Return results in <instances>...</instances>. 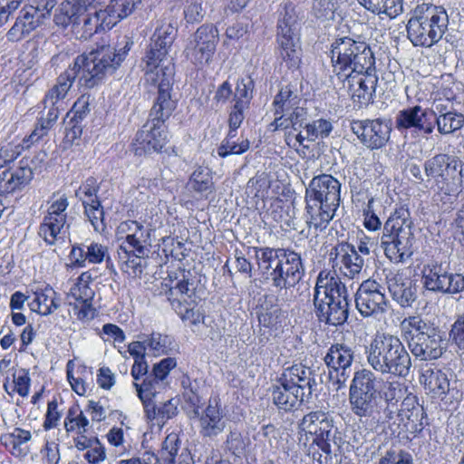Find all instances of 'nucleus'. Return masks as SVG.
<instances>
[{
	"mask_svg": "<svg viewBox=\"0 0 464 464\" xmlns=\"http://www.w3.org/2000/svg\"><path fill=\"white\" fill-rule=\"evenodd\" d=\"M132 45L130 38L124 36L114 47L102 45L77 56L73 64L57 77L56 83L46 92L44 109L58 107L57 103L66 98L76 79L80 86L87 89L98 85L104 77L115 72Z\"/></svg>",
	"mask_w": 464,
	"mask_h": 464,
	"instance_id": "f257e3e1",
	"label": "nucleus"
},
{
	"mask_svg": "<svg viewBox=\"0 0 464 464\" xmlns=\"http://www.w3.org/2000/svg\"><path fill=\"white\" fill-rule=\"evenodd\" d=\"M177 35V28L169 23L158 26L151 37L150 49L143 59L145 78L158 87L156 101L150 110V119L165 121L177 107L173 98L172 85L174 65L167 59L169 49Z\"/></svg>",
	"mask_w": 464,
	"mask_h": 464,
	"instance_id": "f03ea898",
	"label": "nucleus"
},
{
	"mask_svg": "<svg viewBox=\"0 0 464 464\" xmlns=\"http://www.w3.org/2000/svg\"><path fill=\"white\" fill-rule=\"evenodd\" d=\"M341 183L329 174L314 177L305 189L304 220L309 229L324 230L341 201Z\"/></svg>",
	"mask_w": 464,
	"mask_h": 464,
	"instance_id": "7ed1b4c3",
	"label": "nucleus"
},
{
	"mask_svg": "<svg viewBox=\"0 0 464 464\" xmlns=\"http://www.w3.org/2000/svg\"><path fill=\"white\" fill-rule=\"evenodd\" d=\"M315 314L321 322L337 326L343 324L349 314L348 291L336 276L320 272L314 289Z\"/></svg>",
	"mask_w": 464,
	"mask_h": 464,
	"instance_id": "20e7f679",
	"label": "nucleus"
},
{
	"mask_svg": "<svg viewBox=\"0 0 464 464\" xmlns=\"http://www.w3.org/2000/svg\"><path fill=\"white\" fill-rule=\"evenodd\" d=\"M412 226L411 213L403 206L397 208L384 222L377 245L392 263H405L412 256L415 242Z\"/></svg>",
	"mask_w": 464,
	"mask_h": 464,
	"instance_id": "39448f33",
	"label": "nucleus"
},
{
	"mask_svg": "<svg viewBox=\"0 0 464 464\" xmlns=\"http://www.w3.org/2000/svg\"><path fill=\"white\" fill-rule=\"evenodd\" d=\"M370 366L377 372L406 378L411 369V358L401 339L393 334L376 335L366 347Z\"/></svg>",
	"mask_w": 464,
	"mask_h": 464,
	"instance_id": "423d86ee",
	"label": "nucleus"
},
{
	"mask_svg": "<svg viewBox=\"0 0 464 464\" xmlns=\"http://www.w3.org/2000/svg\"><path fill=\"white\" fill-rule=\"evenodd\" d=\"M448 25L449 15L445 8L423 3L411 12L406 29L414 46L431 47L442 38Z\"/></svg>",
	"mask_w": 464,
	"mask_h": 464,
	"instance_id": "0eeeda50",
	"label": "nucleus"
},
{
	"mask_svg": "<svg viewBox=\"0 0 464 464\" xmlns=\"http://www.w3.org/2000/svg\"><path fill=\"white\" fill-rule=\"evenodd\" d=\"M378 377L370 370L354 372L349 388V403L352 412L371 430L381 420L378 411Z\"/></svg>",
	"mask_w": 464,
	"mask_h": 464,
	"instance_id": "6e6552de",
	"label": "nucleus"
},
{
	"mask_svg": "<svg viewBox=\"0 0 464 464\" xmlns=\"http://www.w3.org/2000/svg\"><path fill=\"white\" fill-rule=\"evenodd\" d=\"M401 336L411 353L421 361L435 360L443 353L440 330L420 315H411L401 323Z\"/></svg>",
	"mask_w": 464,
	"mask_h": 464,
	"instance_id": "1a4fd4ad",
	"label": "nucleus"
},
{
	"mask_svg": "<svg viewBox=\"0 0 464 464\" xmlns=\"http://www.w3.org/2000/svg\"><path fill=\"white\" fill-rule=\"evenodd\" d=\"M331 60L338 79H342L345 71L363 72L374 67L373 53L363 41H355L350 37L335 39L331 45Z\"/></svg>",
	"mask_w": 464,
	"mask_h": 464,
	"instance_id": "9d476101",
	"label": "nucleus"
},
{
	"mask_svg": "<svg viewBox=\"0 0 464 464\" xmlns=\"http://www.w3.org/2000/svg\"><path fill=\"white\" fill-rule=\"evenodd\" d=\"M424 171L439 194L455 198L464 188V162L455 156L437 154L425 161Z\"/></svg>",
	"mask_w": 464,
	"mask_h": 464,
	"instance_id": "9b49d317",
	"label": "nucleus"
},
{
	"mask_svg": "<svg viewBox=\"0 0 464 464\" xmlns=\"http://www.w3.org/2000/svg\"><path fill=\"white\" fill-rule=\"evenodd\" d=\"M299 18L295 5L287 2L281 6L276 25L277 53L289 69L301 63Z\"/></svg>",
	"mask_w": 464,
	"mask_h": 464,
	"instance_id": "f8f14e48",
	"label": "nucleus"
},
{
	"mask_svg": "<svg viewBox=\"0 0 464 464\" xmlns=\"http://www.w3.org/2000/svg\"><path fill=\"white\" fill-rule=\"evenodd\" d=\"M355 306L362 317H377L387 313L389 301L384 287L375 280H364L354 296Z\"/></svg>",
	"mask_w": 464,
	"mask_h": 464,
	"instance_id": "ddd939ff",
	"label": "nucleus"
},
{
	"mask_svg": "<svg viewBox=\"0 0 464 464\" xmlns=\"http://www.w3.org/2000/svg\"><path fill=\"white\" fill-rule=\"evenodd\" d=\"M198 285L196 274L185 269L169 274L163 283L165 295L170 305H173V301H179L182 304H198L199 299L197 295Z\"/></svg>",
	"mask_w": 464,
	"mask_h": 464,
	"instance_id": "4468645a",
	"label": "nucleus"
},
{
	"mask_svg": "<svg viewBox=\"0 0 464 464\" xmlns=\"http://www.w3.org/2000/svg\"><path fill=\"white\" fill-rule=\"evenodd\" d=\"M218 29L209 24H203L192 35L187 49V56L196 65L210 63L218 43Z\"/></svg>",
	"mask_w": 464,
	"mask_h": 464,
	"instance_id": "2eb2a0df",
	"label": "nucleus"
},
{
	"mask_svg": "<svg viewBox=\"0 0 464 464\" xmlns=\"http://www.w3.org/2000/svg\"><path fill=\"white\" fill-rule=\"evenodd\" d=\"M351 130L362 145L373 150L382 149L387 144L392 128L389 121L377 118L354 120L351 122Z\"/></svg>",
	"mask_w": 464,
	"mask_h": 464,
	"instance_id": "dca6fc26",
	"label": "nucleus"
},
{
	"mask_svg": "<svg viewBox=\"0 0 464 464\" xmlns=\"http://www.w3.org/2000/svg\"><path fill=\"white\" fill-rule=\"evenodd\" d=\"M353 357V349L344 343H334L328 349L324 360L329 369V378L336 385V390L345 387Z\"/></svg>",
	"mask_w": 464,
	"mask_h": 464,
	"instance_id": "f3484780",
	"label": "nucleus"
},
{
	"mask_svg": "<svg viewBox=\"0 0 464 464\" xmlns=\"http://www.w3.org/2000/svg\"><path fill=\"white\" fill-rule=\"evenodd\" d=\"M339 80L354 102L366 105L372 102L378 82L375 67L363 72H348Z\"/></svg>",
	"mask_w": 464,
	"mask_h": 464,
	"instance_id": "a211bd4d",
	"label": "nucleus"
},
{
	"mask_svg": "<svg viewBox=\"0 0 464 464\" xmlns=\"http://www.w3.org/2000/svg\"><path fill=\"white\" fill-rule=\"evenodd\" d=\"M168 142L163 121L150 119L136 133L134 151L136 155L159 153Z\"/></svg>",
	"mask_w": 464,
	"mask_h": 464,
	"instance_id": "6ab92c4d",
	"label": "nucleus"
},
{
	"mask_svg": "<svg viewBox=\"0 0 464 464\" xmlns=\"http://www.w3.org/2000/svg\"><path fill=\"white\" fill-rule=\"evenodd\" d=\"M329 261L335 273L338 271L349 279L358 276L364 265V260L358 254L355 246L344 241L331 248Z\"/></svg>",
	"mask_w": 464,
	"mask_h": 464,
	"instance_id": "aec40b11",
	"label": "nucleus"
},
{
	"mask_svg": "<svg viewBox=\"0 0 464 464\" xmlns=\"http://www.w3.org/2000/svg\"><path fill=\"white\" fill-rule=\"evenodd\" d=\"M68 206L67 197L62 195L53 200L48 208L47 215L39 228V235L48 245H54L63 239L61 234L66 223L67 215L65 211Z\"/></svg>",
	"mask_w": 464,
	"mask_h": 464,
	"instance_id": "412c9836",
	"label": "nucleus"
},
{
	"mask_svg": "<svg viewBox=\"0 0 464 464\" xmlns=\"http://www.w3.org/2000/svg\"><path fill=\"white\" fill-rule=\"evenodd\" d=\"M433 111L415 105L399 111L395 123L398 130L413 129L421 134L429 135L434 130Z\"/></svg>",
	"mask_w": 464,
	"mask_h": 464,
	"instance_id": "4be33fe9",
	"label": "nucleus"
},
{
	"mask_svg": "<svg viewBox=\"0 0 464 464\" xmlns=\"http://www.w3.org/2000/svg\"><path fill=\"white\" fill-rule=\"evenodd\" d=\"M228 422L218 397H210L206 409L199 415V433L205 438L221 434Z\"/></svg>",
	"mask_w": 464,
	"mask_h": 464,
	"instance_id": "5701e85b",
	"label": "nucleus"
},
{
	"mask_svg": "<svg viewBox=\"0 0 464 464\" xmlns=\"http://www.w3.org/2000/svg\"><path fill=\"white\" fill-rule=\"evenodd\" d=\"M386 285L393 301L402 308H411L417 303L419 286L401 273H389Z\"/></svg>",
	"mask_w": 464,
	"mask_h": 464,
	"instance_id": "b1692460",
	"label": "nucleus"
},
{
	"mask_svg": "<svg viewBox=\"0 0 464 464\" xmlns=\"http://www.w3.org/2000/svg\"><path fill=\"white\" fill-rule=\"evenodd\" d=\"M284 260L276 273V288L280 291L295 285L304 275V266L300 254L285 249Z\"/></svg>",
	"mask_w": 464,
	"mask_h": 464,
	"instance_id": "393cba45",
	"label": "nucleus"
},
{
	"mask_svg": "<svg viewBox=\"0 0 464 464\" xmlns=\"http://www.w3.org/2000/svg\"><path fill=\"white\" fill-rule=\"evenodd\" d=\"M280 377L296 389V392L307 396L308 399L313 398L317 382L315 371L311 367L303 363H296L285 368Z\"/></svg>",
	"mask_w": 464,
	"mask_h": 464,
	"instance_id": "a878e982",
	"label": "nucleus"
},
{
	"mask_svg": "<svg viewBox=\"0 0 464 464\" xmlns=\"http://www.w3.org/2000/svg\"><path fill=\"white\" fill-rule=\"evenodd\" d=\"M73 267L83 268L86 264L99 265L110 259L108 246L96 241L74 244L69 255Z\"/></svg>",
	"mask_w": 464,
	"mask_h": 464,
	"instance_id": "bb28decb",
	"label": "nucleus"
},
{
	"mask_svg": "<svg viewBox=\"0 0 464 464\" xmlns=\"http://www.w3.org/2000/svg\"><path fill=\"white\" fill-rule=\"evenodd\" d=\"M34 176L28 159H22L15 168H9L0 174V194H10L25 188Z\"/></svg>",
	"mask_w": 464,
	"mask_h": 464,
	"instance_id": "cd10ccee",
	"label": "nucleus"
},
{
	"mask_svg": "<svg viewBox=\"0 0 464 464\" xmlns=\"http://www.w3.org/2000/svg\"><path fill=\"white\" fill-rule=\"evenodd\" d=\"M271 399L279 411L285 412L297 409L303 402L309 401L307 396L296 392V389L279 377L271 387Z\"/></svg>",
	"mask_w": 464,
	"mask_h": 464,
	"instance_id": "c85d7f7f",
	"label": "nucleus"
},
{
	"mask_svg": "<svg viewBox=\"0 0 464 464\" xmlns=\"http://www.w3.org/2000/svg\"><path fill=\"white\" fill-rule=\"evenodd\" d=\"M258 271L265 280L271 281L276 287L277 272L281 262L284 260L285 248L262 247L255 248Z\"/></svg>",
	"mask_w": 464,
	"mask_h": 464,
	"instance_id": "c756f323",
	"label": "nucleus"
},
{
	"mask_svg": "<svg viewBox=\"0 0 464 464\" xmlns=\"http://www.w3.org/2000/svg\"><path fill=\"white\" fill-rule=\"evenodd\" d=\"M99 0H64L54 14V23L63 27L79 24L81 17Z\"/></svg>",
	"mask_w": 464,
	"mask_h": 464,
	"instance_id": "7c9ffc66",
	"label": "nucleus"
},
{
	"mask_svg": "<svg viewBox=\"0 0 464 464\" xmlns=\"http://www.w3.org/2000/svg\"><path fill=\"white\" fill-rule=\"evenodd\" d=\"M44 23L43 14L38 15L34 5L24 7L15 20L14 24L6 34L8 41L18 42L35 30Z\"/></svg>",
	"mask_w": 464,
	"mask_h": 464,
	"instance_id": "2f4dec72",
	"label": "nucleus"
},
{
	"mask_svg": "<svg viewBox=\"0 0 464 464\" xmlns=\"http://www.w3.org/2000/svg\"><path fill=\"white\" fill-rule=\"evenodd\" d=\"M30 310L42 316H48L60 308L59 295L50 285L36 287L33 298L28 302Z\"/></svg>",
	"mask_w": 464,
	"mask_h": 464,
	"instance_id": "473e14b6",
	"label": "nucleus"
},
{
	"mask_svg": "<svg viewBox=\"0 0 464 464\" xmlns=\"http://www.w3.org/2000/svg\"><path fill=\"white\" fill-rule=\"evenodd\" d=\"M420 382L423 384L427 392L433 397L446 395L450 391V381L447 374L435 367L427 366L423 368Z\"/></svg>",
	"mask_w": 464,
	"mask_h": 464,
	"instance_id": "72a5a7b5",
	"label": "nucleus"
},
{
	"mask_svg": "<svg viewBox=\"0 0 464 464\" xmlns=\"http://www.w3.org/2000/svg\"><path fill=\"white\" fill-rule=\"evenodd\" d=\"M150 248V229L145 227L120 246L124 254H132L136 257L149 256Z\"/></svg>",
	"mask_w": 464,
	"mask_h": 464,
	"instance_id": "f704fd0d",
	"label": "nucleus"
},
{
	"mask_svg": "<svg viewBox=\"0 0 464 464\" xmlns=\"http://www.w3.org/2000/svg\"><path fill=\"white\" fill-rule=\"evenodd\" d=\"M47 112L43 111L41 116L37 119L35 127L31 132L27 140L24 142L27 143L26 147L38 142L42 138L46 136L49 130L54 126L59 117V108L48 106Z\"/></svg>",
	"mask_w": 464,
	"mask_h": 464,
	"instance_id": "c9c22d12",
	"label": "nucleus"
},
{
	"mask_svg": "<svg viewBox=\"0 0 464 464\" xmlns=\"http://www.w3.org/2000/svg\"><path fill=\"white\" fill-rule=\"evenodd\" d=\"M424 287L434 293L444 295L448 270L442 265L432 264L425 266L422 271Z\"/></svg>",
	"mask_w": 464,
	"mask_h": 464,
	"instance_id": "e433bc0d",
	"label": "nucleus"
},
{
	"mask_svg": "<svg viewBox=\"0 0 464 464\" xmlns=\"http://www.w3.org/2000/svg\"><path fill=\"white\" fill-rule=\"evenodd\" d=\"M140 4V0H111L103 10L111 28L130 15Z\"/></svg>",
	"mask_w": 464,
	"mask_h": 464,
	"instance_id": "4c0bfd02",
	"label": "nucleus"
},
{
	"mask_svg": "<svg viewBox=\"0 0 464 464\" xmlns=\"http://www.w3.org/2000/svg\"><path fill=\"white\" fill-rule=\"evenodd\" d=\"M300 102L299 96L294 93L289 86L282 88L273 102L275 118L282 117L284 119L292 110L294 111L299 106Z\"/></svg>",
	"mask_w": 464,
	"mask_h": 464,
	"instance_id": "58836bf2",
	"label": "nucleus"
},
{
	"mask_svg": "<svg viewBox=\"0 0 464 464\" xmlns=\"http://www.w3.org/2000/svg\"><path fill=\"white\" fill-rule=\"evenodd\" d=\"M82 24V28L83 30V34L86 37H90L94 34L100 31L111 30V26L108 23L107 17L105 15V12L103 9H100L95 11L92 14L84 13V14L81 17V22L78 25ZM75 26L76 24H72Z\"/></svg>",
	"mask_w": 464,
	"mask_h": 464,
	"instance_id": "ea45409f",
	"label": "nucleus"
},
{
	"mask_svg": "<svg viewBox=\"0 0 464 464\" xmlns=\"http://www.w3.org/2000/svg\"><path fill=\"white\" fill-rule=\"evenodd\" d=\"M63 427L67 434H85L90 427V421L80 409V406L73 404L66 412Z\"/></svg>",
	"mask_w": 464,
	"mask_h": 464,
	"instance_id": "a19ab883",
	"label": "nucleus"
},
{
	"mask_svg": "<svg viewBox=\"0 0 464 464\" xmlns=\"http://www.w3.org/2000/svg\"><path fill=\"white\" fill-rule=\"evenodd\" d=\"M92 277L90 272H82L70 288L67 298H72L76 303L90 302L94 298V291L90 287Z\"/></svg>",
	"mask_w": 464,
	"mask_h": 464,
	"instance_id": "79ce46f5",
	"label": "nucleus"
},
{
	"mask_svg": "<svg viewBox=\"0 0 464 464\" xmlns=\"http://www.w3.org/2000/svg\"><path fill=\"white\" fill-rule=\"evenodd\" d=\"M188 187L200 194H210L214 191L212 171L209 168L198 166L191 174Z\"/></svg>",
	"mask_w": 464,
	"mask_h": 464,
	"instance_id": "37998d69",
	"label": "nucleus"
},
{
	"mask_svg": "<svg viewBox=\"0 0 464 464\" xmlns=\"http://www.w3.org/2000/svg\"><path fill=\"white\" fill-rule=\"evenodd\" d=\"M367 10L373 14H385L394 18L402 12L401 0H358Z\"/></svg>",
	"mask_w": 464,
	"mask_h": 464,
	"instance_id": "c03bdc74",
	"label": "nucleus"
},
{
	"mask_svg": "<svg viewBox=\"0 0 464 464\" xmlns=\"http://www.w3.org/2000/svg\"><path fill=\"white\" fill-rule=\"evenodd\" d=\"M31 438L29 430L15 428L12 432L2 434L0 441L12 455L17 457L22 454L21 445L28 442Z\"/></svg>",
	"mask_w": 464,
	"mask_h": 464,
	"instance_id": "a18cd8bd",
	"label": "nucleus"
},
{
	"mask_svg": "<svg viewBox=\"0 0 464 464\" xmlns=\"http://www.w3.org/2000/svg\"><path fill=\"white\" fill-rule=\"evenodd\" d=\"M306 110L299 105L294 111L292 110L284 119H282V117H276L274 121L271 123V126L274 127V130L287 129L291 127L295 130H297L303 126L306 121Z\"/></svg>",
	"mask_w": 464,
	"mask_h": 464,
	"instance_id": "49530a36",
	"label": "nucleus"
},
{
	"mask_svg": "<svg viewBox=\"0 0 464 464\" xmlns=\"http://www.w3.org/2000/svg\"><path fill=\"white\" fill-rule=\"evenodd\" d=\"M196 305L197 304H182L179 301H173L171 306L184 323L197 326L200 324H206V318L203 313L195 310Z\"/></svg>",
	"mask_w": 464,
	"mask_h": 464,
	"instance_id": "de8ad7c7",
	"label": "nucleus"
},
{
	"mask_svg": "<svg viewBox=\"0 0 464 464\" xmlns=\"http://www.w3.org/2000/svg\"><path fill=\"white\" fill-rule=\"evenodd\" d=\"M378 392L385 402H399L404 394V385L399 381L378 378Z\"/></svg>",
	"mask_w": 464,
	"mask_h": 464,
	"instance_id": "09e8293b",
	"label": "nucleus"
},
{
	"mask_svg": "<svg viewBox=\"0 0 464 464\" xmlns=\"http://www.w3.org/2000/svg\"><path fill=\"white\" fill-rule=\"evenodd\" d=\"M434 122L436 123L437 130L440 134H451L463 127L464 115L454 111L444 116L436 117Z\"/></svg>",
	"mask_w": 464,
	"mask_h": 464,
	"instance_id": "8fccbe9b",
	"label": "nucleus"
},
{
	"mask_svg": "<svg viewBox=\"0 0 464 464\" xmlns=\"http://www.w3.org/2000/svg\"><path fill=\"white\" fill-rule=\"evenodd\" d=\"M84 213L90 220L96 232H102L105 229L104 211L99 199H83Z\"/></svg>",
	"mask_w": 464,
	"mask_h": 464,
	"instance_id": "3c124183",
	"label": "nucleus"
},
{
	"mask_svg": "<svg viewBox=\"0 0 464 464\" xmlns=\"http://www.w3.org/2000/svg\"><path fill=\"white\" fill-rule=\"evenodd\" d=\"M254 81L250 76L238 79L235 89L234 104L248 107L253 98Z\"/></svg>",
	"mask_w": 464,
	"mask_h": 464,
	"instance_id": "603ef678",
	"label": "nucleus"
},
{
	"mask_svg": "<svg viewBox=\"0 0 464 464\" xmlns=\"http://www.w3.org/2000/svg\"><path fill=\"white\" fill-rule=\"evenodd\" d=\"M305 138L309 141H315L317 139H324L330 135L333 125L324 119H319L304 126Z\"/></svg>",
	"mask_w": 464,
	"mask_h": 464,
	"instance_id": "864d4df0",
	"label": "nucleus"
},
{
	"mask_svg": "<svg viewBox=\"0 0 464 464\" xmlns=\"http://www.w3.org/2000/svg\"><path fill=\"white\" fill-rule=\"evenodd\" d=\"M235 137H227L222 141L218 149V154L221 158H226L229 155H239L246 152L249 149V141L246 139L241 140L239 142L233 140Z\"/></svg>",
	"mask_w": 464,
	"mask_h": 464,
	"instance_id": "5fc2aeb1",
	"label": "nucleus"
},
{
	"mask_svg": "<svg viewBox=\"0 0 464 464\" xmlns=\"http://www.w3.org/2000/svg\"><path fill=\"white\" fill-rule=\"evenodd\" d=\"M147 348L152 351L155 356L166 354L171 349V338L160 333H152L145 339Z\"/></svg>",
	"mask_w": 464,
	"mask_h": 464,
	"instance_id": "6e6d98bb",
	"label": "nucleus"
},
{
	"mask_svg": "<svg viewBox=\"0 0 464 464\" xmlns=\"http://www.w3.org/2000/svg\"><path fill=\"white\" fill-rule=\"evenodd\" d=\"M179 443L180 441L176 433H170L166 437L160 452L162 464H174L179 449Z\"/></svg>",
	"mask_w": 464,
	"mask_h": 464,
	"instance_id": "4d7b16f0",
	"label": "nucleus"
},
{
	"mask_svg": "<svg viewBox=\"0 0 464 464\" xmlns=\"http://www.w3.org/2000/svg\"><path fill=\"white\" fill-rule=\"evenodd\" d=\"M319 424L320 425L316 430V433H314L312 436V445L310 447L311 449L314 445L318 447L323 445L322 442H330L332 438H334V420L333 417L329 415V413L325 412L324 421H321Z\"/></svg>",
	"mask_w": 464,
	"mask_h": 464,
	"instance_id": "13d9d810",
	"label": "nucleus"
},
{
	"mask_svg": "<svg viewBox=\"0 0 464 464\" xmlns=\"http://www.w3.org/2000/svg\"><path fill=\"white\" fill-rule=\"evenodd\" d=\"M324 411H312L308 414L304 415L299 424L300 430L304 432V436L307 438V435L313 436L314 433H316V430L320 425L321 421H324Z\"/></svg>",
	"mask_w": 464,
	"mask_h": 464,
	"instance_id": "bf43d9fd",
	"label": "nucleus"
},
{
	"mask_svg": "<svg viewBox=\"0 0 464 464\" xmlns=\"http://www.w3.org/2000/svg\"><path fill=\"white\" fill-rule=\"evenodd\" d=\"M313 9L317 18L334 20L338 9V2L336 0H316Z\"/></svg>",
	"mask_w": 464,
	"mask_h": 464,
	"instance_id": "052dcab7",
	"label": "nucleus"
},
{
	"mask_svg": "<svg viewBox=\"0 0 464 464\" xmlns=\"http://www.w3.org/2000/svg\"><path fill=\"white\" fill-rule=\"evenodd\" d=\"M323 445L318 446L319 451H312V449L307 450L308 455H312L314 460L319 464H339V459L336 454L332 452L330 442H322Z\"/></svg>",
	"mask_w": 464,
	"mask_h": 464,
	"instance_id": "680f3d73",
	"label": "nucleus"
},
{
	"mask_svg": "<svg viewBox=\"0 0 464 464\" xmlns=\"http://www.w3.org/2000/svg\"><path fill=\"white\" fill-rule=\"evenodd\" d=\"M159 380H156L152 375L148 376L141 384L134 382L133 385L136 388L139 398L141 401H147L152 400L157 393L156 384H159Z\"/></svg>",
	"mask_w": 464,
	"mask_h": 464,
	"instance_id": "e2e57ef3",
	"label": "nucleus"
},
{
	"mask_svg": "<svg viewBox=\"0 0 464 464\" xmlns=\"http://www.w3.org/2000/svg\"><path fill=\"white\" fill-rule=\"evenodd\" d=\"M24 147L21 144L6 143L0 148V169L8 166L22 153Z\"/></svg>",
	"mask_w": 464,
	"mask_h": 464,
	"instance_id": "0e129e2a",
	"label": "nucleus"
},
{
	"mask_svg": "<svg viewBox=\"0 0 464 464\" xmlns=\"http://www.w3.org/2000/svg\"><path fill=\"white\" fill-rule=\"evenodd\" d=\"M98 190L99 186L96 179L93 177H89L75 191V196L79 198L82 202L83 199L95 201V199H98Z\"/></svg>",
	"mask_w": 464,
	"mask_h": 464,
	"instance_id": "69168bd1",
	"label": "nucleus"
},
{
	"mask_svg": "<svg viewBox=\"0 0 464 464\" xmlns=\"http://www.w3.org/2000/svg\"><path fill=\"white\" fill-rule=\"evenodd\" d=\"M379 464H412V458L404 450H391L380 459Z\"/></svg>",
	"mask_w": 464,
	"mask_h": 464,
	"instance_id": "338daca9",
	"label": "nucleus"
},
{
	"mask_svg": "<svg viewBox=\"0 0 464 464\" xmlns=\"http://www.w3.org/2000/svg\"><path fill=\"white\" fill-rule=\"evenodd\" d=\"M450 338L459 350L464 351V313L459 315L452 324Z\"/></svg>",
	"mask_w": 464,
	"mask_h": 464,
	"instance_id": "774afa93",
	"label": "nucleus"
}]
</instances>
